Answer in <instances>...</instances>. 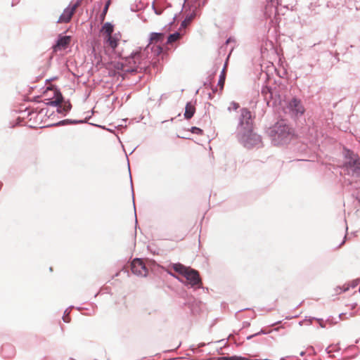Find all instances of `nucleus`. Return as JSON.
<instances>
[{
	"instance_id": "423d86ee",
	"label": "nucleus",
	"mask_w": 360,
	"mask_h": 360,
	"mask_svg": "<svg viewBox=\"0 0 360 360\" xmlns=\"http://www.w3.org/2000/svg\"><path fill=\"white\" fill-rule=\"evenodd\" d=\"M81 0H77L74 4L70 5L66 8L63 13L60 15L57 22L58 23H67L69 22L75 13L77 8L80 6Z\"/></svg>"
},
{
	"instance_id": "9d476101",
	"label": "nucleus",
	"mask_w": 360,
	"mask_h": 360,
	"mask_svg": "<svg viewBox=\"0 0 360 360\" xmlns=\"http://www.w3.org/2000/svg\"><path fill=\"white\" fill-rule=\"evenodd\" d=\"M51 92L53 95V97L50 99L49 103L55 105H60L61 107V104L63 103V96L62 94L56 89H48L47 92Z\"/></svg>"
},
{
	"instance_id": "412c9836",
	"label": "nucleus",
	"mask_w": 360,
	"mask_h": 360,
	"mask_svg": "<svg viewBox=\"0 0 360 360\" xmlns=\"http://www.w3.org/2000/svg\"><path fill=\"white\" fill-rule=\"evenodd\" d=\"M122 301H123V304H124L125 307H127L126 297H123Z\"/></svg>"
},
{
	"instance_id": "aec40b11",
	"label": "nucleus",
	"mask_w": 360,
	"mask_h": 360,
	"mask_svg": "<svg viewBox=\"0 0 360 360\" xmlns=\"http://www.w3.org/2000/svg\"><path fill=\"white\" fill-rule=\"evenodd\" d=\"M63 109H64V110H65V111L69 110L70 109V103H68V104L67 105L66 103H65L64 107H63Z\"/></svg>"
},
{
	"instance_id": "7ed1b4c3",
	"label": "nucleus",
	"mask_w": 360,
	"mask_h": 360,
	"mask_svg": "<svg viewBox=\"0 0 360 360\" xmlns=\"http://www.w3.org/2000/svg\"><path fill=\"white\" fill-rule=\"evenodd\" d=\"M147 58V49H140L131 53L130 56L125 57L124 61L118 62L115 65V68L124 73L136 72L139 68L143 69L146 67Z\"/></svg>"
},
{
	"instance_id": "39448f33",
	"label": "nucleus",
	"mask_w": 360,
	"mask_h": 360,
	"mask_svg": "<svg viewBox=\"0 0 360 360\" xmlns=\"http://www.w3.org/2000/svg\"><path fill=\"white\" fill-rule=\"evenodd\" d=\"M113 32L114 26L110 22L104 23L101 30V34L104 42L108 47L115 51L121 40V34L120 32L113 34Z\"/></svg>"
},
{
	"instance_id": "f3484780",
	"label": "nucleus",
	"mask_w": 360,
	"mask_h": 360,
	"mask_svg": "<svg viewBox=\"0 0 360 360\" xmlns=\"http://www.w3.org/2000/svg\"><path fill=\"white\" fill-rule=\"evenodd\" d=\"M190 131L193 134H198V135L202 134V130L201 129L198 128V127H191Z\"/></svg>"
},
{
	"instance_id": "4be33fe9",
	"label": "nucleus",
	"mask_w": 360,
	"mask_h": 360,
	"mask_svg": "<svg viewBox=\"0 0 360 360\" xmlns=\"http://www.w3.org/2000/svg\"><path fill=\"white\" fill-rule=\"evenodd\" d=\"M356 303H352L351 304V307H352V309H354L356 307Z\"/></svg>"
},
{
	"instance_id": "a211bd4d",
	"label": "nucleus",
	"mask_w": 360,
	"mask_h": 360,
	"mask_svg": "<svg viewBox=\"0 0 360 360\" xmlns=\"http://www.w3.org/2000/svg\"><path fill=\"white\" fill-rule=\"evenodd\" d=\"M239 108V104L235 102H231L230 103V105L229 106L228 109L229 110H236Z\"/></svg>"
},
{
	"instance_id": "ddd939ff",
	"label": "nucleus",
	"mask_w": 360,
	"mask_h": 360,
	"mask_svg": "<svg viewBox=\"0 0 360 360\" xmlns=\"http://www.w3.org/2000/svg\"><path fill=\"white\" fill-rule=\"evenodd\" d=\"M195 112V106L193 105H192L191 103H188L186 105V109H185V113H184L185 118L187 120L191 119L193 116Z\"/></svg>"
},
{
	"instance_id": "f03ea898",
	"label": "nucleus",
	"mask_w": 360,
	"mask_h": 360,
	"mask_svg": "<svg viewBox=\"0 0 360 360\" xmlns=\"http://www.w3.org/2000/svg\"><path fill=\"white\" fill-rule=\"evenodd\" d=\"M267 132L274 146L287 144L295 138L294 129L284 120L276 122Z\"/></svg>"
},
{
	"instance_id": "4468645a",
	"label": "nucleus",
	"mask_w": 360,
	"mask_h": 360,
	"mask_svg": "<svg viewBox=\"0 0 360 360\" xmlns=\"http://www.w3.org/2000/svg\"><path fill=\"white\" fill-rule=\"evenodd\" d=\"M225 79H226V66L224 67L222 72H221V75L219 76V79L218 81V86H219L221 90H222L224 88V83H225Z\"/></svg>"
},
{
	"instance_id": "dca6fc26",
	"label": "nucleus",
	"mask_w": 360,
	"mask_h": 360,
	"mask_svg": "<svg viewBox=\"0 0 360 360\" xmlns=\"http://www.w3.org/2000/svg\"><path fill=\"white\" fill-rule=\"evenodd\" d=\"M151 51L154 56H158L162 52V48L160 45H153L151 47Z\"/></svg>"
},
{
	"instance_id": "5701e85b",
	"label": "nucleus",
	"mask_w": 360,
	"mask_h": 360,
	"mask_svg": "<svg viewBox=\"0 0 360 360\" xmlns=\"http://www.w3.org/2000/svg\"><path fill=\"white\" fill-rule=\"evenodd\" d=\"M117 51L120 54V57H124V56L122 52H120L119 51Z\"/></svg>"
},
{
	"instance_id": "f257e3e1",
	"label": "nucleus",
	"mask_w": 360,
	"mask_h": 360,
	"mask_svg": "<svg viewBox=\"0 0 360 360\" xmlns=\"http://www.w3.org/2000/svg\"><path fill=\"white\" fill-rule=\"evenodd\" d=\"M237 131L238 139L245 147L251 148L261 143V137L253 132V122L251 112L247 108L241 110Z\"/></svg>"
},
{
	"instance_id": "9b49d317",
	"label": "nucleus",
	"mask_w": 360,
	"mask_h": 360,
	"mask_svg": "<svg viewBox=\"0 0 360 360\" xmlns=\"http://www.w3.org/2000/svg\"><path fill=\"white\" fill-rule=\"evenodd\" d=\"M346 165L354 171H359L360 170V159L357 155L352 154L349 160L346 162Z\"/></svg>"
},
{
	"instance_id": "20e7f679",
	"label": "nucleus",
	"mask_w": 360,
	"mask_h": 360,
	"mask_svg": "<svg viewBox=\"0 0 360 360\" xmlns=\"http://www.w3.org/2000/svg\"><path fill=\"white\" fill-rule=\"evenodd\" d=\"M172 269L174 271L183 276L191 286L201 287L202 281L199 273L196 270L185 266L181 264H174Z\"/></svg>"
},
{
	"instance_id": "f8f14e48",
	"label": "nucleus",
	"mask_w": 360,
	"mask_h": 360,
	"mask_svg": "<svg viewBox=\"0 0 360 360\" xmlns=\"http://www.w3.org/2000/svg\"><path fill=\"white\" fill-rule=\"evenodd\" d=\"M164 39L165 34L163 33L152 32L150 36V43L146 49H148L152 44L162 42Z\"/></svg>"
},
{
	"instance_id": "0eeeda50",
	"label": "nucleus",
	"mask_w": 360,
	"mask_h": 360,
	"mask_svg": "<svg viewBox=\"0 0 360 360\" xmlns=\"http://www.w3.org/2000/svg\"><path fill=\"white\" fill-rule=\"evenodd\" d=\"M288 108L292 115L295 117H300L305 112V109L302 103V101L296 98H293L289 101L288 104Z\"/></svg>"
},
{
	"instance_id": "6ab92c4d",
	"label": "nucleus",
	"mask_w": 360,
	"mask_h": 360,
	"mask_svg": "<svg viewBox=\"0 0 360 360\" xmlns=\"http://www.w3.org/2000/svg\"><path fill=\"white\" fill-rule=\"evenodd\" d=\"M229 360H250V359L242 357V356H232L229 357Z\"/></svg>"
},
{
	"instance_id": "6e6552de",
	"label": "nucleus",
	"mask_w": 360,
	"mask_h": 360,
	"mask_svg": "<svg viewBox=\"0 0 360 360\" xmlns=\"http://www.w3.org/2000/svg\"><path fill=\"white\" fill-rule=\"evenodd\" d=\"M131 270L133 274L137 276H146L148 274V269L140 259H134L131 262Z\"/></svg>"
},
{
	"instance_id": "1a4fd4ad",
	"label": "nucleus",
	"mask_w": 360,
	"mask_h": 360,
	"mask_svg": "<svg viewBox=\"0 0 360 360\" xmlns=\"http://www.w3.org/2000/svg\"><path fill=\"white\" fill-rule=\"evenodd\" d=\"M71 41V37L70 36H61L58 39L56 44L53 46V51L58 52L65 50L68 48Z\"/></svg>"
},
{
	"instance_id": "2eb2a0df",
	"label": "nucleus",
	"mask_w": 360,
	"mask_h": 360,
	"mask_svg": "<svg viewBox=\"0 0 360 360\" xmlns=\"http://www.w3.org/2000/svg\"><path fill=\"white\" fill-rule=\"evenodd\" d=\"M181 37V34L179 32H175L174 34H172L167 38V44H172V43L179 40Z\"/></svg>"
}]
</instances>
